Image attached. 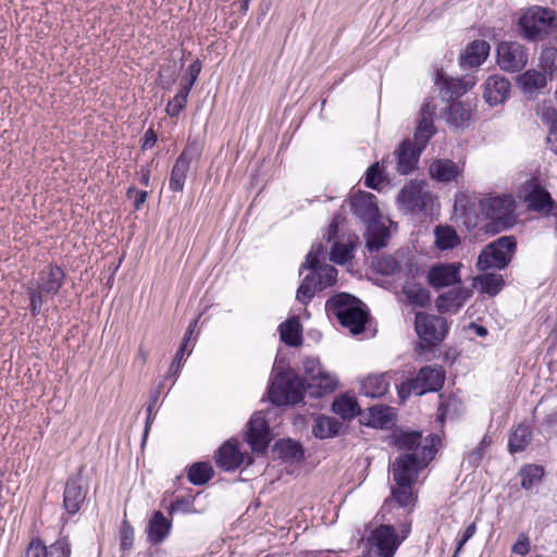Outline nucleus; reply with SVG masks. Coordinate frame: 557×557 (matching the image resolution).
Wrapping results in <instances>:
<instances>
[{
	"label": "nucleus",
	"mask_w": 557,
	"mask_h": 557,
	"mask_svg": "<svg viewBox=\"0 0 557 557\" xmlns=\"http://www.w3.org/2000/svg\"><path fill=\"white\" fill-rule=\"evenodd\" d=\"M325 310L334 315L339 324L349 329L354 335L364 332L370 320V313L366 305L357 297L338 293L326 300Z\"/></svg>",
	"instance_id": "obj_1"
},
{
	"label": "nucleus",
	"mask_w": 557,
	"mask_h": 557,
	"mask_svg": "<svg viewBox=\"0 0 557 557\" xmlns=\"http://www.w3.org/2000/svg\"><path fill=\"white\" fill-rule=\"evenodd\" d=\"M310 387L311 384L305 377L293 368H287L273 376L268 386V398L276 407L295 406L304 400L307 388Z\"/></svg>",
	"instance_id": "obj_2"
},
{
	"label": "nucleus",
	"mask_w": 557,
	"mask_h": 557,
	"mask_svg": "<svg viewBox=\"0 0 557 557\" xmlns=\"http://www.w3.org/2000/svg\"><path fill=\"white\" fill-rule=\"evenodd\" d=\"M519 35L530 42L545 40L557 30V16L554 10L532 7L518 20Z\"/></svg>",
	"instance_id": "obj_3"
},
{
	"label": "nucleus",
	"mask_w": 557,
	"mask_h": 557,
	"mask_svg": "<svg viewBox=\"0 0 557 557\" xmlns=\"http://www.w3.org/2000/svg\"><path fill=\"white\" fill-rule=\"evenodd\" d=\"M481 213L488 220L484 230L487 234H498L513 225V202L507 196H495L481 199Z\"/></svg>",
	"instance_id": "obj_4"
},
{
	"label": "nucleus",
	"mask_w": 557,
	"mask_h": 557,
	"mask_svg": "<svg viewBox=\"0 0 557 557\" xmlns=\"http://www.w3.org/2000/svg\"><path fill=\"white\" fill-rule=\"evenodd\" d=\"M517 249L515 236H502L487 244L480 252L476 261V268L480 271L488 269L504 270L511 262Z\"/></svg>",
	"instance_id": "obj_5"
},
{
	"label": "nucleus",
	"mask_w": 557,
	"mask_h": 557,
	"mask_svg": "<svg viewBox=\"0 0 557 557\" xmlns=\"http://www.w3.org/2000/svg\"><path fill=\"white\" fill-rule=\"evenodd\" d=\"M414 329L422 341L416 350L421 352L442 343L448 333L449 324L446 318L419 311L414 315Z\"/></svg>",
	"instance_id": "obj_6"
},
{
	"label": "nucleus",
	"mask_w": 557,
	"mask_h": 557,
	"mask_svg": "<svg viewBox=\"0 0 557 557\" xmlns=\"http://www.w3.org/2000/svg\"><path fill=\"white\" fill-rule=\"evenodd\" d=\"M203 145L199 139H188L187 145L176 159L170 174L169 188L174 193L183 191L190 163L202 154Z\"/></svg>",
	"instance_id": "obj_7"
},
{
	"label": "nucleus",
	"mask_w": 557,
	"mask_h": 557,
	"mask_svg": "<svg viewBox=\"0 0 557 557\" xmlns=\"http://www.w3.org/2000/svg\"><path fill=\"white\" fill-rule=\"evenodd\" d=\"M397 201L406 213H418L432 202V194L424 181L411 180L400 189Z\"/></svg>",
	"instance_id": "obj_8"
},
{
	"label": "nucleus",
	"mask_w": 557,
	"mask_h": 557,
	"mask_svg": "<svg viewBox=\"0 0 557 557\" xmlns=\"http://www.w3.org/2000/svg\"><path fill=\"white\" fill-rule=\"evenodd\" d=\"M497 64L509 73L520 72L528 63V49L518 41H502L496 48Z\"/></svg>",
	"instance_id": "obj_9"
},
{
	"label": "nucleus",
	"mask_w": 557,
	"mask_h": 557,
	"mask_svg": "<svg viewBox=\"0 0 557 557\" xmlns=\"http://www.w3.org/2000/svg\"><path fill=\"white\" fill-rule=\"evenodd\" d=\"M245 441L256 454H264L272 441L271 428L261 412H255L247 423Z\"/></svg>",
	"instance_id": "obj_10"
},
{
	"label": "nucleus",
	"mask_w": 557,
	"mask_h": 557,
	"mask_svg": "<svg viewBox=\"0 0 557 557\" xmlns=\"http://www.w3.org/2000/svg\"><path fill=\"white\" fill-rule=\"evenodd\" d=\"M87 486L83 484V467L76 474L70 476L63 491V508L70 516L77 513L87 496Z\"/></svg>",
	"instance_id": "obj_11"
},
{
	"label": "nucleus",
	"mask_w": 557,
	"mask_h": 557,
	"mask_svg": "<svg viewBox=\"0 0 557 557\" xmlns=\"http://www.w3.org/2000/svg\"><path fill=\"white\" fill-rule=\"evenodd\" d=\"M421 469L420 458L417 454H403L393 462V479L398 486L413 485Z\"/></svg>",
	"instance_id": "obj_12"
},
{
	"label": "nucleus",
	"mask_w": 557,
	"mask_h": 557,
	"mask_svg": "<svg viewBox=\"0 0 557 557\" xmlns=\"http://www.w3.org/2000/svg\"><path fill=\"white\" fill-rule=\"evenodd\" d=\"M460 269V262L436 263L428 271V283L436 289L459 284L461 282Z\"/></svg>",
	"instance_id": "obj_13"
},
{
	"label": "nucleus",
	"mask_w": 557,
	"mask_h": 557,
	"mask_svg": "<svg viewBox=\"0 0 557 557\" xmlns=\"http://www.w3.org/2000/svg\"><path fill=\"white\" fill-rule=\"evenodd\" d=\"M375 200L376 197L371 193L359 190L354 194L350 197L352 214L364 224L380 220V210Z\"/></svg>",
	"instance_id": "obj_14"
},
{
	"label": "nucleus",
	"mask_w": 557,
	"mask_h": 557,
	"mask_svg": "<svg viewBox=\"0 0 557 557\" xmlns=\"http://www.w3.org/2000/svg\"><path fill=\"white\" fill-rule=\"evenodd\" d=\"M304 270H311L315 272L317 282L314 288L323 290L331 287L337 282V269L331 264H322L318 259V256L313 255V251H309L305 262L300 265V273Z\"/></svg>",
	"instance_id": "obj_15"
},
{
	"label": "nucleus",
	"mask_w": 557,
	"mask_h": 557,
	"mask_svg": "<svg viewBox=\"0 0 557 557\" xmlns=\"http://www.w3.org/2000/svg\"><path fill=\"white\" fill-rule=\"evenodd\" d=\"M369 541L376 547L380 557H393L400 545L399 536L391 524L376 527L371 532Z\"/></svg>",
	"instance_id": "obj_16"
},
{
	"label": "nucleus",
	"mask_w": 557,
	"mask_h": 557,
	"mask_svg": "<svg viewBox=\"0 0 557 557\" xmlns=\"http://www.w3.org/2000/svg\"><path fill=\"white\" fill-rule=\"evenodd\" d=\"M422 151L413 146L409 139H404L394 151L396 159V172L408 175L418 168Z\"/></svg>",
	"instance_id": "obj_17"
},
{
	"label": "nucleus",
	"mask_w": 557,
	"mask_h": 557,
	"mask_svg": "<svg viewBox=\"0 0 557 557\" xmlns=\"http://www.w3.org/2000/svg\"><path fill=\"white\" fill-rule=\"evenodd\" d=\"M65 272L57 264H48L38 273L36 287L46 295H57L65 280Z\"/></svg>",
	"instance_id": "obj_18"
},
{
	"label": "nucleus",
	"mask_w": 557,
	"mask_h": 557,
	"mask_svg": "<svg viewBox=\"0 0 557 557\" xmlns=\"http://www.w3.org/2000/svg\"><path fill=\"white\" fill-rule=\"evenodd\" d=\"M216 466L223 471H234L244 462V455L236 441L224 442L214 455Z\"/></svg>",
	"instance_id": "obj_19"
},
{
	"label": "nucleus",
	"mask_w": 557,
	"mask_h": 557,
	"mask_svg": "<svg viewBox=\"0 0 557 557\" xmlns=\"http://www.w3.org/2000/svg\"><path fill=\"white\" fill-rule=\"evenodd\" d=\"M471 296V289L455 287L447 293L440 294L435 300V307L440 313L457 312Z\"/></svg>",
	"instance_id": "obj_20"
},
{
	"label": "nucleus",
	"mask_w": 557,
	"mask_h": 557,
	"mask_svg": "<svg viewBox=\"0 0 557 557\" xmlns=\"http://www.w3.org/2000/svg\"><path fill=\"white\" fill-rule=\"evenodd\" d=\"M511 84L508 78L491 75L485 82L483 97L490 106L504 103L510 94Z\"/></svg>",
	"instance_id": "obj_21"
},
{
	"label": "nucleus",
	"mask_w": 557,
	"mask_h": 557,
	"mask_svg": "<svg viewBox=\"0 0 557 557\" xmlns=\"http://www.w3.org/2000/svg\"><path fill=\"white\" fill-rule=\"evenodd\" d=\"M414 381L422 395L438 392L445 382V371L441 367L425 366L419 370Z\"/></svg>",
	"instance_id": "obj_22"
},
{
	"label": "nucleus",
	"mask_w": 557,
	"mask_h": 557,
	"mask_svg": "<svg viewBox=\"0 0 557 557\" xmlns=\"http://www.w3.org/2000/svg\"><path fill=\"white\" fill-rule=\"evenodd\" d=\"M172 521L168 519L162 511L152 512L146 527L147 541L151 545H160L170 535Z\"/></svg>",
	"instance_id": "obj_23"
},
{
	"label": "nucleus",
	"mask_w": 557,
	"mask_h": 557,
	"mask_svg": "<svg viewBox=\"0 0 557 557\" xmlns=\"http://www.w3.org/2000/svg\"><path fill=\"white\" fill-rule=\"evenodd\" d=\"M517 85L527 99L535 98L539 92L546 87V74L531 69L517 76Z\"/></svg>",
	"instance_id": "obj_24"
},
{
	"label": "nucleus",
	"mask_w": 557,
	"mask_h": 557,
	"mask_svg": "<svg viewBox=\"0 0 557 557\" xmlns=\"http://www.w3.org/2000/svg\"><path fill=\"white\" fill-rule=\"evenodd\" d=\"M273 454H276L282 461L287 463L301 462L305 460V449L300 442L293 438H280L273 447Z\"/></svg>",
	"instance_id": "obj_25"
},
{
	"label": "nucleus",
	"mask_w": 557,
	"mask_h": 557,
	"mask_svg": "<svg viewBox=\"0 0 557 557\" xmlns=\"http://www.w3.org/2000/svg\"><path fill=\"white\" fill-rule=\"evenodd\" d=\"M490 44L482 39L470 42L460 55V65L469 67L480 66L487 58Z\"/></svg>",
	"instance_id": "obj_26"
},
{
	"label": "nucleus",
	"mask_w": 557,
	"mask_h": 557,
	"mask_svg": "<svg viewBox=\"0 0 557 557\" xmlns=\"http://www.w3.org/2000/svg\"><path fill=\"white\" fill-rule=\"evenodd\" d=\"M431 177L441 183H449L461 174L460 168L450 159H436L429 168Z\"/></svg>",
	"instance_id": "obj_27"
},
{
	"label": "nucleus",
	"mask_w": 557,
	"mask_h": 557,
	"mask_svg": "<svg viewBox=\"0 0 557 557\" xmlns=\"http://www.w3.org/2000/svg\"><path fill=\"white\" fill-rule=\"evenodd\" d=\"M344 424L334 417L319 414L313 420L312 434L319 440L338 436Z\"/></svg>",
	"instance_id": "obj_28"
},
{
	"label": "nucleus",
	"mask_w": 557,
	"mask_h": 557,
	"mask_svg": "<svg viewBox=\"0 0 557 557\" xmlns=\"http://www.w3.org/2000/svg\"><path fill=\"white\" fill-rule=\"evenodd\" d=\"M435 84L440 86L441 95L447 101H453L462 96L469 88L468 83L462 79L447 77L442 72H437Z\"/></svg>",
	"instance_id": "obj_29"
},
{
	"label": "nucleus",
	"mask_w": 557,
	"mask_h": 557,
	"mask_svg": "<svg viewBox=\"0 0 557 557\" xmlns=\"http://www.w3.org/2000/svg\"><path fill=\"white\" fill-rule=\"evenodd\" d=\"M552 200L553 198L549 191L539 184L534 185L524 197L528 210L543 215H545L547 209L552 206Z\"/></svg>",
	"instance_id": "obj_30"
},
{
	"label": "nucleus",
	"mask_w": 557,
	"mask_h": 557,
	"mask_svg": "<svg viewBox=\"0 0 557 557\" xmlns=\"http://www.w3.org/2000/svg\"><path fill=\"white\" fill-rule=\"evenodd\" d=\"M367 225L366 247L370 252L379 251L387 245L389 231L380 220Z\"/></svg>",
	"instance_id": "obj_31"
},
{
	"label": "nucleus",
	"mask_w": 557,
	"mask_h": 557,
	"mask_svg": "<svg viewBox=\"0 0 557 557\" xmlns=\"http://www.w3.org/2000/svg\"><path fill=\"white\" fill-rule=\"evenodd\" d=\"M332 411L347 421H351L354 418L362 414L356 397L348 394H341L334 399Z\"/></svg>",
	"instance_id": "obj_32"
},
{
	"label": "nucleus",
	"mask_w": 557,
	"mask_h": 557,
	"mask_svg": "<svg viewBox=\"0 0 557 557\" xmlns=\"http://www.w3.org/2000/svg\"><path fill=\"white\" fill-rule=\"evenodd\" d=\"M280 337L289 347H298L302 343V327L297 317L285 320L278 326Z\"/></svg>",
	"instance_id": "obj_33"
},
{
	"label": "nucleus",
	"mask_w": 557,
	"mask_h": 557,
	"mask_svg": "<svg viewBox=\"0 0 557 557\" xmlns=\"http://www.w3.org/2000/svg\"><path fill=\"white\" fill-rule=\"evenodd\" d=\"M392 417L391 407L373 406L369 408L368 414H361L360 422L374 429H384L392 422Z\"/></svg>",
	"instance_id": "obj_34"
},
{
	"label": "nucleus",
	"mask_w": 557,
	"mask_h": 557,
	"mask_svg": "<svg viewBox=\"0 0 557 557\" xmlns=\"http://www.w3.org/2000/svg\"><path fill=\"white\" fill-rule=\"evenodd\" d=\"M478 286L482 293L493 297L504 288L505 280L502 274L486 272L474 277L473 287Z\"/></svg>",
	"instance_id": "obj_35"
},
{
	"label": "nucleus",
	"mask_w": 557,
	"mask_h": 557,
	"mask_svg": "<svg viewBox=\"0 0 557 557\" xmlns=\"http://www.w3.org/2000/svg\"><path fill=\"white\" fill-rule=\"evenodd\" d=\"M532 441L530 426L520 423L510 434L508 440V451L516 454L523 451Z\"/></svg>",
	"instance_id": "obj_36"
},
{
	"label": "nucleus",
	"mask_w": 557,
	"mask_h": 557,
	"mask_svg": "<svg viewBox=\"0 0 557 557\" xmlns=\"http://www.w3.org/2000/svg\"><path fill=\"white\" fill-rule=\"evenodd\" d=\"M435 246L440 250H449L460 244V238L453 226L437 225L434 230Z\"/></svg>",
	"instance_id": "obj_37"
},
{
	"label": "nucleus",
	"mask_w": 557,
	"mask_h": 557,
	"mask_svg": "<svg viewBox=\"0 0 557 557\" xmlns=\"http://www.w3.org/2000/svg\"><path fill=\"white\" fill-rule=\"evenodd\" d=\"M389 383L384 374L369 375L362 383V392L366 396L379 398L388 392Z\"/></svg>",
	"instance_id": "obj_38"
},
{
	"label": "nucleus",
	"mask_w": 557,
	"mask_h": 557,
	"mask_svg": "<svg viewBox=\"0 0 557 557\" xmlns=\"http://www.w3.org/2000/svg\"><path fill=\"white\" fill-rule=\"evenodd\" d=\"M214 475L213 467L206 461L193 463L187 472L188 481L196 486L208 483Z\"/></svg>",
	"instance_id": "obj_39"
},
{
	"label": "nucleus",
	"mask_w": 557,
	"mask_h": 557,
	"mask_svg": "<svg viewBox=\"0 0 557 557\" xmlns=\"http://www.w3.org/2000/svg\"><path fill=\"white\" fill-rule=\"evenodd\" d=\"M471 116L470 109L461 101H451L447 112V123L456 128H463L468 125Z\"/></svg>",
	"instance_id": "obj_40"
},
{
	"label": "nucleus",
	"mask_w": 557,
	"mask_h": 557,
	"mask_svg": "<svg viewBox=\"0 0 557 557\" xmlns=\"http://www.w3.org/2000/svg\"><path fill=\"white\" fill-rule=\"evenodd\" d=\"M434 134L435 127L433 120L426 116L420 117L413 136V146L423 151Z\"/></svg>",
	"instance_id": "obj_41"
},
{
	"label": "nucleus",
	"mask_w": 557,
	"mask_h": 557,
	"mask_svg": "<svg viewBox=\"0 0 557 557\" xmlns=\"http://www.w3.org/2000/svg\"><path fill=\"white\" fill-rule=\"evenodd\" d=\"M420 431H400L394 434L393 443L399 450L414 451L421 446Z\"/></svg>",
	"instance_id": "obj_42"
},
{
	"label": "nucleus",
	"mask_w": 557,
	"mask_h": 557,
	"mask_svg": "<svg viewBox=\"0 0 557 557\" xmlns=\"http://www.w3.org/2000/svg\"><path fill=\"white\" fill-rule=\"evenodd\" d=\"M403 294L406 296L410 305L424 308L429 305L430 292L420 284L405 285Z\"/></svg>",
	"instance_id": "obj_43"
},
{
	"label": "nucleus",
	"mask_w": 557,
	"mask_h": 557,
	"mask_svg": "<svg viewBox=\"0 0 557 557\" xmlns=\"http://www.w3.org/2000/svg\"><path fill=\"white\" fill-rule=\"evenodd\" d=\"M544 475V468L537 465H528L520 469L521 486L524 490H531L541 482Z\"/></svg>",
	"instance_id": "obj_44"
},
{
	"label": "nucleus",
	"mask_w": 557,
	"mask_h": 557,
	"mask_svg": "<svg viewBox=\"0 0 557 557\" xmlns=\"http://www.w3.org/2000/svg\"><path fill=\"white\" fill-rule=\"evenodd\" d=\"M371 268L379 274L393 275L400 270V263L393 255H384L373 259Z\"/></svg>",
	"instance_id": "obj_45"
},
{
	"label": "nucleus",
	"mask_w": 557,
	"mask_h": 557,
	"mask_svg": "<svg viewBox=\"0 0 557 557\" xmlns=\"http://www.w3.org/2000/svg\"><path fill=\"white\" fill-rule=\"evenodd\" d=\"M386 161L387 158H383L381 162L376 161L368 168L364 175V185L368 188L377 189L384 182L385 177L383 175V171Z\"/></svg>",
	"instance_id": "obj_46"
},
{
	"label": "nucleus",
	"mask_w": 557,
	"mask_h": 557,
	"mask_svg": "<svg viewBox=\"0 0 557 557\" xmlns=\"http://www.w3.org/2000/svg\"><path fill=\"white\" fill-rule=\"evenodd\" d=\"M540 67L544 74L550 77L557 75V49L554 47H546L542 50L540 55Z\"/></svg>",
	"instance_id": "obj_47"
},
{
	"label": "nucleus",
	"mask_w": 557,
	"mask_h": 557,
	"mask_svg": "<svg viewBox=\"0 0 557 557\" xmlns=\"http://www.w3.org/2000/svg\"><path fill=\"white\" fill-rule=\"evenodd\" d=\"M190 90L182 86L175 97L166 104V113L171 116H178L185 109Z\"/></svg>",
	"instance_id": "obj_48"
},
{
	"label": "nucleus",
	"mask_w": 557,
	"mask_h": 557,
	"mask_svg": "<svg viewBox=\"0 0 557 557\" xmlns=\"http://www.w3.org/2000/svg\"><path fill=\"white\" fill-rule=\"evenodd\" d=\"M352 258V248L349 245L334 243L330 252V259L336 264H345Z\"/></svg>",
	"instance_id": "obj_49"
},
{
	"label": "nucleus",
	"mask_w": 557,
	"mask_h": 557,
	"mask_svg": "<svg viewBox=\"0 0 557 557\" xmlns=\"http://www.w3.org/2000/svg\"><path fill=\"white\" fill-rule=\"evenodd\" d=\"M392 496L400 507L413 504L412 485H405L392 488Z\"/></svg>",
	"instance_id": "obj_50"
},
{
	"label": "nucleus",
	"mask_w": 557,
	"mask_h": 557,
	"mask_svg": "<svg viewBox=\"0 0 557 557\" xmlns=\"http://www.w3.org/2000/svg\"><path fill=\"white\" fill-rule=\"evenodd\" d=\"M48 557H71V543L66 536H61L48 547Z\"/></svg>",
	"instance_id": "obj_51"
},
{
	"label": "nucleus",
	"mask_w": 557,
	"mask_h": 557,
	"mask_svg": "<svg viewBox=\"0 0 557 557\" xmlns=\"http://www.w3.org/2000/svg\"><path fill=\"white\" fill-rule=\"evenodd\" d=\"M311 387L317 386L319 392H317V396H323L325 394H330L335 391L337 386V382L334 377L330 376L324 371L322 372L321 376L317 379L315 383H310Z\"/></svg>",
	"instance_id": "obj_52"
},
{
	"label": "nucleus",
	"mask_w": 557,
	"mask_h": 557,
	"mask_svg": "<svg viewBox=\"0 0 557 557\" xmlns=\"http://www.w3.org/2000/svg\"><path fill=\"white\" fill-rule=\"evenodd\" d=\"M26 293L29 298V310L33 317H37L41 312L44 304V293L34 286H28Z\"/></svg>",
	"instance_id": "obj_53"
},
{
	"label": "nucleus",
	"mask_w": 557,
	"mask_h": 557,
	"mask_svg": "<svg viewBox=\"0 0 557 557\" xmlns=\"http://www.w3.org/2000/svg\"><path fill=\"white\" fill-rule=\"evenodd\" d=\"M304 370L307 375L306 380L309 381L308 383H315L323 372L319 359L311 357L304 360Z\"/></svg>",
	"instance_id": "obj_54"
},
{
	"label": "nucleus",
	"mask_w": 557,
	"mask_h": 557,
	"mask_svg": "<svg viewBox=\"0 0 557 557\" xmlns=\"http://www.w3.org/2000/svg\"><path fill=\"white\" fill-rule=\"evenodd\" d=\"M134 544V529L127 520H123L120 529V546L122 550L132 549Z\"/></svg>",
	"instance_id": "obj_55"
},
{
	"label": "nucleus",
	"mask_w": 557,
	"mask_h": 557,
	"mask_svg": "<svg viewBox=\"0 0 557 557\" xmlns=\"http://www.w3.org/2000/svg\"><path fill=\"white\" fill-rule=\"evenodd\" d=\"M24 557H48V547L40 537H34L28 543Z\"/></svg>",
	"instance_id": "obj_56"
},
{
	"label": "nucleus",
	"mask_w": 557,
	"mask_h": 557,
	"mask_svg": "<svg viewBox=\"0 0 557 557\" xmlns=\"http://www.w3.org/2000/svg\"><path fill=\"white\" fill-rule=\"evenodd\" d=\"M440 398L441 401L437 407L436 420L443 423L448 417H450L451 407H454V409L456 408L457 399L451 396L445 399L443 395H440Z\"/></svg>",
	"instance_id": "obj_57"
},
{
	"label": "nucleus",
	"mask_w": 557,
	"mask_h": 557,
	"mask_svg": "<svg viewBox=\"0 0 557 557\" xmlns=\"http://www.w3.org/2000/svg\"><path fill=\"white\" fill-rule=\"evenodd\" d=\"M492 437L488 434H485L481 440L480 444L478 445V447H475L469 453L470 461L478 465L482 460L483 455L492 445Z\"/></svg>",
	"instance_id": "obj_58"
},
{
	"label": "nucleus",
	"mask_w": 557,
	"mask_h": 557,
	"mask_svg": "<svg viewBox=\"0 0 557 557\" xmlns=\"http://www.w3.org/2000/svg\"><path fill=\"white\" fill-rule=\"evenodd\" d=\"M194 503L189 498L181 497L175 500H173L169 508L168 512L170 516L174 515L175 512H183L188 513L194 511Z\"/></svg>",
	"instance_id": "obj_59"
},
{
	"label": "nucleus",
	"mask_w": 557,
	"mask_h": 557,
	"mask_svg": "<svg viewBox=\"0 0 557 557\" xmlns=\"http://www.w3.org/2000/svg\"><path fill=\"white\" fill-rule=\"evenodd\" d=\"M419 389L420 386L417 385L414 377L408 379L398 386V396L401 400H406L412 393L422 396Z\"/></svg>",
	"instance_id": "obj_60"
},
{
	"label": "nucleus",
	"mask_w": 557,
	"mask_h": 557,
	"mask_svg": "<svg viewBox=\"0 0 557 557\" xmlns=\"http://www.w3.org/2000/svg\"><path fill=\"white\" fill-rule=\"evenodd\" d=\"M531 550V542L525 533H520L517 541L511 546V553L520 556H527Z\"/></svg>",
	"instance_id": "obj_61"
},
{
	"label": "nucleus",
	"mask_w": 557,
	"mask_h": 557,
	"mask_svg": "<svg viewBox=\"0 0 557 557\" xmlns=\"http://www.w3.org/2000/svg\"><path fill=\"white\" fill-rule=\"evenodd\" d=\"M158 398H159V392H156L150 395V401L147 406V418H146L145 430H144V435H143V443H145V441L148 436V432L151 426V423L154 419L153 408L158 401Z\"/></svg>",
	"instance_id": "obj_62"
},
{
	"label": "nucleus",
	"mask_w": 557,
	"mask_h": 557,
	"mask_svg": "<svg viewBox=\"0 0 557 557\" xmlns=\"http://www.w3.org/2000/svg\"><path fill=\"white\" fill-rule=\"evenodd\" d=\"M315 290L318 289L314 286L308 287L307 284L300 283L296 293V299L302 305H307L314 297Z\"/></svg>",
	"instance_id": "obj_63"
},
{
	"label": "nucleus",
	"mask_w": 557,
	"mask_h": 557,
	"mask_svg": "<svg viewBox=\"0 0 557 557\" xmlns=\"http://www.w3.org/2000/svg\"><path fill=\"white\" fill-rule=\"evenodd\" d=\"M201 62L199 60H196L194 61L189 66H188V75H189V78L188 81L183 85L184 87H186L187 89H191L193 86L195 85L198 76H199V73L201 71Z\"/></svg>",
	"instance_id": "obj_64"
}]
</instances>
